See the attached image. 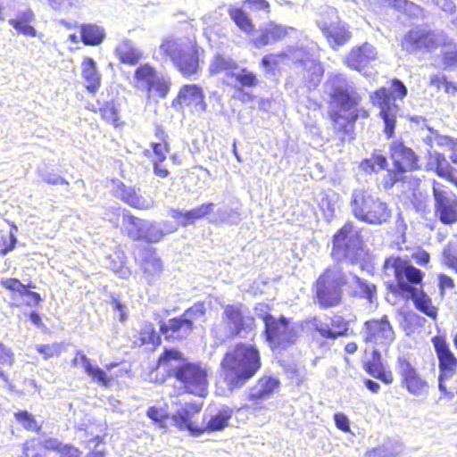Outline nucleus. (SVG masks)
Returning <instances> with one entry per match:
<instances>
[{
    "mask_svg": "<svg viewBox=\"0 0 457 457\" xmlns=\"http://www.w3.org/2000/svg\"><path fill=\"white\" fill-rule=\"evenodd\" d=\"M210 370L201 361H187L176 348L165 347L150 371L152 382L164 385L174 379L171 396L193 395L205 397L210 386Z\"/></svg>",
    "mask_w": 457,
    "mask_h": 457,
    "instance_id": "obj_1",
    "label": "nucleus"
},
{
    "mask_svg": "<svg viewBox=\"0 0 457 457\" xmlns=\"http://www.w3.org/2000/svg\"><path fill=\"white\" fill-rule=\"evenodd\" d=\"M132 344L134 347L150 346L154 350L162 344V339L154 325L151 321H145L134 336Z\"/></svg>",
    "mask_w": 457,
    "mask_h": 457,
    "instance_id": "obj_38",
    "label": "nucleus"
},
{
    "mask_svg": "<svg viewBox=\"0 0 457 457\" xmlns=\"http://www.w3.org/2000/svg\"><path fill=\"white\" fill-rule=\"evenodd\" d=\"M375 3L379 8H394L398 11L405 10L408 6L420 9L408 0H375Z\"/></svg>",
    "mask_w": 457,
    "mask_h": 457,
    "instance_id": "obj_55",
    "label": "nucleus"
},
{
    "mask_svg": "<svg viewBox=\"0 0 457 457\" xmlns=\"http://www.w3.org/2000/svg\"><path fill=\"white\" fill-rule=\"evenodd\" d=\"M350 205L353 215L358 220L370 225L386 223L392 216V211L386 202L364 189L353 191Z\"/></svg>",
    "mask_w": 457,
    "mask_h": 457,
    "instance_id": "obj_11",
    "label": "nucleus"
},
{
    "mask_svg": "<svg viewBox=\"0 0 457 457\" xmlns=\"http://www.w3.org/2000/svg\"><path fill=\"white\" fill-rule=\"evenodd\" d=\"M395 367L401 386L410 395L420 396L428 392L429 384L412 361L410 353L399 354L395 359Z\"/></svg>",
    "mask_w": 457,
    "mask_h": 457,
    "instance_id": "obj_14",
    "label": "nucleus"
},
{
    "mask_svg": "<svg viewBox=\"0 0 457 457\" xmlns=\"http://www.w3.org/2000/svg\"><path fill=\"white\" fill-rule=\"evenodd\" d=\"M0 286L12 293V299H15L17 295L29 297L30 300L26 302V306H37L42 302L40 294L29 290L30 287H34L31 283L25 285L16 278H7L1 279Z\"/></svg>",
    "mask_w": 457,
    "mask_h": 457,
    "instance_id": "obj_30",
    "label": "nucleus"
},
{
    "mask_svg": "<svg viewBox=\"0 0 457 457\" xmlns=\"http://www.w3.org/2000/svg\"><path fill=\"white\" fill-rule=\"evenodd\" d=\"M17 239L12 233L0 237V255H5L16 246Z\"/></svg>",
    "mask_w": 457,
    "mask_h": 457,
    "instance_id": "obj_58",
    "label": "nucleus"
},
{
    "mask_svg": "<svg viewBox=\"0 0 457 457\" xmlns=\"http://www.w3.org/2000/svg\"><path fill=\"white\" fill-rule=\"evenodd\" d=\"M237 68L238 64L237 62L224 54H216L209 64L208 72L212 76L226 72L228 76L235 78L240 84V87H236V93L232 98L240 102L253 101L254 96L245 92L243 87H256L259 84L257 75L247 68H242L238 74H235L233 71Z\"/></svg>",
    "mask_w": 457,
    "mask_h": 457,
    "instance_id": "obj_12",
    "label": "nucleus"
},
{
    "mask_svg": "<svg viewBox=\"0 0 457 457\" xmlns=\"http://www.w3.org/2000/svg\"><path fill=\"white\" fill-rule=\"evenodd\" d=\"M160 51L163 56L170 58L174 68L186 79L197 76L202 71L201 55L204 50L195 38L187 45L179 44L174 38H165L160 45Z\"/></svg>",
    "mask_w": 457,
    "mask_h": 457,
    "instance_id": "obj_6",
    "label": "nucleus"
},
{
    "mask_svg": "<svg viewBox=\"0 0 457 457\" xmlns=\"http://www.w3.org/2000/svg\"><path fill=\"white\" fill-rule=\"evenodd\" d=\"M206 314V305L204 301H198L195 303L192 306L188 307L182 313L184 317L187 319H191L194 321L195 319L204 317Z\"/></svg>",
    "mask_w": 457,
    "mask_h": 457,
    "instance_id": "obj_56",
    "label": "nucleus"
},
{
    "mask_svg": "<svg viewBox=\"0 0 457 457\" xmlns=\"http://www.w3.org/2000/svg\"><path fill=\"white\" fill-rule=\"evenodd\" d=\"M315 330L324 339L336 340L349 335L350 321L344 316L334 313L328 317V323L317 325Z\"/></svg>",
    "mask_w": 457,
    "mask_h": 457,
    "instance_id": "obj_28",
    "label": "nucleus"
},
{
    "mask_svg": "<svg viewBox=\"0 0 457 457\" xmlns=\"http://www.w3.org/2000/svg\"><path fill=\"white\" fill-rule=\"evenodd\" d=\"M383 269L386 276L394 277L393 281L386 283L391 294L405 301L411 300L417 311L434 321L437 320L439 309L423 288L425 274L421 270L413 266L409 259L399 255L386 258Z\"/></svg>",
    "mask_w": 457,
    "mask_h": 457,
    "instance_id": "obj_3",
    "label": "nucleus"
},
{
    "mask_svg": "<svg viewBox=\"0 0 457 457\" xmlns=\"http://www.w3.org/2000/svg\"><path fill=\"white\" fill-rule=\"evenodd\" d=\"M215 204L212 202L204 203L188 211L172 210L171 217L181 226L194 224L196 220L207 217L213 212Z\"/></svg>",
    "mask_w": 457,
    "mask_h": 457,
    "instance_id": "obj_34",
    "label": "nucleus"
},
{
    "mask_svg": "<svg viewBox=\"0 0 457 457\" xmlns=\"http://www.w3.org/2000/svg\"><path fill=\"white\" fill-rule=\"evenodd\" d=\"M242 303L227 304L223 309V320L228 329L227 337L229 339L238 337L243 332H249L253 328L254 318L245 316Z\"/></svg>",
    "mask_w": 457,
    "mask_h": 457,
    "instance_id": "obj_24",
    "label": "nucleus"
},
{
    "mask_svg": "<svg viewBox=\"0 0 457 457\" xmlns=\"http://www.w3.org/2000/svg\"><path fill=\"white\" fill-rule=\"evenodd\" d=\"M388 455L386 450L381 447L369 449L365 452V457H388Z\"/></svg>",
    "mask_w": 457,
    "mask_h": 457,
    "instance_id": "obj_64",
    "label": "nucleus"
},
{
    "mask_svg": "<svg viewBox=\"0 0 457 457\" xmlns=\"http://www.w3.org/2000/svg\"><path fill=\"white\" fill-rule=\"evenodd\" d=\"M319 28L332 48L343 46L352 38L348 24L340 18L336 10H328L322 13Z\"/></svg>",
    "mask_w": 457,
    "mask_h": 457,
    "instance_id": "obj_20",
    "label": "nucleus"
},
{
    "mask_svg": "<svg viewBox=\"0 0 457 457\" xmlns=\"http://www.w3.org/2000/svg\"><path fill=\"white\" fill-rule=\"evenodd\" d=\"M441 261L444 266L457 273V251L451 244L444 247Z\"/></svg>",
    "mask_w": 457,
    "mask_h": 457,
    "instance_id": "obj_53",
    "label": "nucleus"
},
{
    "mask_svg": "<svg viewBox=\"0 0 457 457\" xmlns=\"http://www.w3.org/2000/svg\"><path fill=\"white\" fill-rule=\"evenodd\" d=\"M14 362V353L10 347L6 346L4 343H0V365L12 366Z\"/></svg>",
    "mask_w": 457,
    "mask_h": 457,
    "instance_id": "obj_59",
    "label": "nucleus"
},
{
    "mask_svg": "<svg viewBox=\"0 0 457 457\" xmlns=\"http://www.w3.org/2000/svg\"><path fill=\"white\" fill-rule=\"evenodd\" d=\"M171 106L182 112H187L194 116H200L208 110L204 88L194 83L180 87L171 102Z\"/></svg>",
    "mask_w": 457,
    "mask_h": 457,
    "instance_id": "obj_19",
    "label": "nucleus"
},
{
    "mask_svg": "<svg viewBox=\"0 0 457 457\" xmlns=\"http://www.w3.org/2000/svg\"><path fill=\"white\" fill-rule=\"evenodd\" d=\"M35 20V14L30 8H27L24 12L19 13L15 18L8 21L18 34L23 36L35 37L37 36L36 29L31 25Z\"/></svg>",
    "mask_w": 457,
    "mask_h": 457,
    "instance_id": "obj_41",
    "label": "nucleus"
},
{
    "mask_svg": "<svg viewBox=\"0 0 457 457\" xmlns=\"http://www.w3.org/2000/svg\"><path fill=\"white\" fill-rule=\"evenodd\" d=\"M401 46L407 53H430L437 49L440 44L435 31L415 27L404 34Z\"/></svg>",
    "mask_w": 457,
    "mask_h": 457,
    "instance_id": "obj_23",
    "label": "nucleus"
},
{
    "mask_svg": "<svg viewBox=\"0 0 457 457\" xmlns=\"http://www.w3.org/2000/svg\"><path fill=\"white\" fill-rule=\"evenodd\" d=\"M228 13L237 28L244 34L250 36L255 33L256 26L250 15L238 6H230Z\"/></svg>",
    "mask_w": 457,
    "mask_h": 457,
    "instance_id": "obj_42",
    "label": "nucleus"
},
{
    "mask_svg": "<svg viewBox=\"0 0 457 457\" xmlns=\"http://www.w3.org/2000/svg\"><path fill=\"white\" fill-rule=\"evenodd\" d=\"M195 328L191 319L179 316L172 317L167 321H162L159 326L161 334L169 342H181L191 336Z\"/></svg>",
    "mask_w": 457,
    "mask_h": 457,
    "instance_id": "obj_26",
    "label": "nucleus"
},
{
    "mask_svg": "<svg viewBox=\"0 0 457 457\" xmlns=\"http://www.w3.org/2000/svg\"><path fill=\"white\" fill-rule=\"evenodd\" d=\"M134 87L144 90L148 96L155 92L161 98H165L171 87L169 79L160 76L157 69L149 62L140 63L133 72Z\"/></svg>",
    "mask_w": 457,
    "mask_h": 457,
    "instance_id": "obj_17",
    "label": "nucleus"
},
{
    "mask_svg": "<svg viewBox=\"0 0 457 457\" xmlns=\"http://www.w3.org/2000/svg\"><path fill=\"white\" fill-rule=\"evenodd\" d=\"M81 78L86 90L92 95H96L101 87L102 75L93 58L88 56L83 58L81 62Z\"/></svg>",
    "mask_w": 457,
    "mask_h": 457,
    "instance_id": "obj_35",
    "label": "nucleus"
},
{
    "mask_svg": "<svg viewBox=\"0 0 457 457\" xmlns=\"http://www.w3.org/2000/svg\"><path fill=\"white\" fill-rule=\"evenodd\" d=\"M244 4L266 12H269L270 8V3L267 0H244Z\"/></svg>",
    "mask_w": 457,
    "mask_h": 457,
    "instance_id": "obj_61",
    "label": "nucleus"
},
{
    "mask_svg": "<svg viewBox=\"0 0 457 457\" xmlns=\"http://www.w3.org/2000/svg\"><path fill=\"white\" fill-rule=\"evenodd\" d=\"M203 408V403L197 402H189L185 403L183 408L176 411L171 419L174 425L179 430H188L192 435L196 436V429H199V426L195 425L192 421V418L198 414Z\"/></svg>",
    "mask_w": 457,
    "mask_h": 457,
    "instance_id": "obj_32",
    "label": "nucleus"
},
{
    "mask_svg": "<svg viewBox=\"0 0 457 457\" xmlns=\"http://www.w3.org/2000/svg\"><path fill=\"white\" fill-rule=\"evenodd\" d=\"M334 421H335L336 427L339 430H341L345 433L350 432V430H351L350 421L345 413H343V412L335 413L334 414Z\"/></svg>",
    "mask_w": 457,
    "mask_h": 457,
    "instance_id": "obj_60",
    "label": "nucleus"
},
{
    "mask_svg": "<svg viewBox=\"0 0 457 457\" xmlns=\"http://www.w3.org/2000/svg\"><path fill=\"white\" fill-rule=\"evenodd\" d=\"M392 91L386 87H381L371 92L370 103L379 108V116L384 120L383 132L386 138H391L395 133L396 125V112L398 106L394 103L396 99L403 100L408 94L407 87L398 79L390 80Z\"/></svg>",
    "mask_w": 457,
    "mask_h": 457,
    "instance_id": "obj_10",
    "label": "nucleus"
},
{
    "mask_svg": "<svg viewBox=\"0 0 457 457\" xmlns=\"http://www.w3.org/2000/svg\"><path fill=\"white\" fill-rule=\"evenodd\" d=\"M99 112L101 118L113 127L120 128L124 125V121L120 119L118 110L112 102H105L99 108Z\"/></svg>",
    "mask_w": 457,
    "mask_h": 457,
    "instance_id": "obj_48",
    "label": "nucleus"
},
{
    "mask_svg": "<svg viewBox=\"0 0 457 457\" xmlns=\"http://www.w3.org/2000/svg\"><path fill=\"white\" fill-rule=\"evenodd\" d=\"M259 318L263 322V340L272 353H281L296 344L299 334L292 319L270 312L260 314Z\"/></svg>",
    "mask_w": 457,
    "mask_h": 457,
    "instance_id": "obj_7",
    "label": "nucleus"
},
{
    "mask_svg": "<svg viewBox=\"0 0 457 457\" xmlns=\"http://www.w3.org/2000/svg\"><path fill=\"white\" fill-rule=\"evenodd\" d=\"M79 32L80 40L85 46H99L105 37L104 29L95 23L81 24Z\"/></svg>",
    "mask_w": 457,
    "mask_h": 457,
    "instance_id": "obj_43",
    "label": "nucleus"
},
{
    "mask_svg": "<svg viewBox=\"0 0 457 457\" xmlns=\"http://www.w3.org/2000/svg\"><path fill=\"white\" fill-rule=\"evenodd\" d=\"M328 87L327 118L335 137L343 145L354 139L355 124L359 118L367 119L369 112L359 107L361 96L340 73L331 75L326 81Z\"/></svg>",
    "mask_w": 457,
    "mask_h": 457,
    "instance_id": "obj_2",
    "label": "nucleus"
},
{
    "mask_svg": "<svg viewBox=\"0 0 457 457\" xmlns=\"http://www.w3.org/2000/svg\"><path fill=\"white\" fill-rule=\"evenodd\" d=\"M36 350L43 355L45 360L58 357L62 353V345L59 343L38 345Z\"/></svg>",
    "mask_w": 457,
    "mask_h": 457,
    "instance_id": "obj_54",
    "label": "nucleus"
},
{
    "mask_svg": "<svg viewBox=\"0 0 457 457\" xmlns=\"http://www.w3.org/2000/svg\"><path fill=\"white\" fill-rule=\"evenodd\" d=\"M114 54L121 64L135 66L143 59L142 51L132 40L122 39L114 48Z\"/></svg>",
    "mask_w": 457,
    "mask_h": 457,
    "instance_id": "obj_36",
    "label": "nucleus"
},
{
    "mask_svg": "<svg viewBox=\"0 0 457 457\" xmlns=\"http://www.w3.org/2000/svg\"><path fill=\"white\" fill-rule=\"evenodd\" d=\"M151 147L154 158L152 160V166L154 174L161 179L169 177L170 171L163 165L167 159V154L170 151V142L165 143H151Z\"/></svg>",
    "mask_w": 457,
    "mask_h": 457,
    "instance_id": "obj_40",
    "label": "nucleus"
},
{
    "mask_svg": "<svg viewBox=\"0 0 457 457\" xmlns=\"http://www.w3.org/2000/svg\"><path fill=\"white\" fill-rule=\"evenodd\" d=\"M362 341L374 348L387 352L395 340V331L386 314L365 320L361 328Z\"/></svg>",
    "mask_w": 457,
    "mask_h": 457,
    "instance_id": "obj_16",
    "label": "nucleus"
},
{
    "mask_svg": "<svg viewBox=\"0 0 457 457\" xmlns=\"http://www.w3.org/2000/svg\"><path fill=\"white\" fill-rule=\"evenodd\" d=\"M388 152L393 167L387 170L382 179L385 190H389L396 183L404 181L405 173L417 171L421 168L420 156L402 138L393 140L388 145Z\"/></svg>",
    "mask_w": 457,
    "mask_h": 457,
    "instance_id": "obj_9",
    "label": "nucleus"
},
{
    "mask_svg": "<svg viewBox=\"0 0 457 457\" xmlns=\"http://www.w3.org/2000/svg\"><path fill=\"white\" fill-rule=\"evenodd\" d=\"M233 411L229 407L220 409L216 414L212 415L204 426H199L196 429V436L203 435L206 432H217L228 427L229 420L232 418Z\"/></svg>",
    "mask_w": 457,
    "mask_h": 457,
    "instance_id": "obj_39",
    "label": "nucleus"
},
{
    "mask_svg": "<svg viewBox=\"0 0 457 457\" xmlns=\"http://www.w3.org/2000/svg\"><path fill=\"white\" fill-rule=\"evenodd\" d=\"M85 372L91 378L92 381L104 386H111L112 382L119 378L118 374L108 375L103 369L92 364L85 367Z\"/></svg>",
    "mask_w": 457,
    "mask_h": 457,
    "instance_id": "obj_46",
    "label": "nucleus"
},
{
    "mask_svg": "<svg viewBox=\"0 0 457 457\" xmlns=\"http://www.w3.org/2000/svg\"><path fill=\"white\" fill-rule=\"evenodd\" d=\"M347 284L346 276L331 267L326 268L312 286L313 303L321 310L339 306L344 299V287Z\"/></svg>",
    "mask_w": 457,
    "mask_h": 457,
    "instance_id": "obj_8",
    "label": "nucleus"
},
{
    "mask_svg": "<svg viewBox=\"0 0 457 457\" xmlns=\"http://www.w3.org/2000/svg\"><path fill=\"white\" fill-rule=\"evenodd\" d=\"M280 381L271 376L260 377L255 385L250 387L246 395L247 403L243 404L239 410L245 411L247 413L257 416L263 410H266L265 401L270 399L280 387Z\"/></svg>",
    "mask_w": 457,
    "mask_h": 457,
    "instance_id": "obj_18",
    "label": "nucleus"
},
{
    "mask_svg": "<svg viewBox=\"0 0 457 457\" xmlns=\"http://www.w3.org/2000/svg\"><path fill=\"white\" fill-rule=\"evenodd\" d=\"M288 52H278L265 54L260 61V66L268 72H274L279 68L280 63L289 58ZM296 54V52H293Z\"/></svg>",
    "mask_w": 457,
    "mask_h": 457,
    "instance_id": "obj_45",
    "label": "nucleus"
},
{
    "mask_svg": "<svg viewBox=\"0 0 457 457\" xmlns=\"http://www.w3.org/2000/svg\"><path fill=\"white\" fill-rule=\"evenodd\" d=\"M361 230L353 221H346L332 237L331 256L333 259L355 262L363 248Z\"/></svg>",
    "mask_w": 457,
    "mask_h": 457,
    "instance_id": "obj_13",
    "label": "nucleus"
},
{
    "mask_svg": "<svg viewBox=\"0 0 457 457\" xmlns=\"http://www.w3.org/2000/svg\"><path fill=\"white\" fill-rule=\"evenodd\" d=\"M428 164L429 169L433 170L435 174L452 183L457 188V178L455 176L457 170L451 165L443 153L435 152L430 154Z\"/></svg>",
    "mask_w": 457,
    "mask_h": 457,
    "instance_id": "obj_33",
    "label": "nucleus"
},
{
    "mask_svg": "<svg viewBox=\"0 0 457 457\" xmlns=\"http://www.w3.org/2000/svg\"><path fill=\"white\" fill-rule=\"evenodd\" d=\"M115 195L124 204L137 210H147L151 206L135 187L122 182L117 185Z\"/></svg>",
    "mask_w": 457,
    "mask_h": 457,
    "instance_id": "obj_37",
    "label": "nucleus"
},
{
    "mask_svg": "<svg viewBox=\"0 0 457 457\" xmlns=\"http://www.w3.org/2000/svg\"><path fill=\"white\" fill-rule=\"evenodd\" d=\"M436 144L438 147L446 148L451 152L457 151V138L447 135H436Z\"/></svg>",
    "mask_w": 457,
    "mask_h": 457,
    "instance_id": "obj_57",
    "label": "nucleus"
},
{
    "mask_svg": "<svg viewBox=\"0 0 457 457\" xmlns=\"http://www.w3.org/2000/svg\"><path fill=\"white\" fill-rule=\"evenodd\" d=\"M378 60V51L377 47L373 44L365 41L352 46L345 55L343 63L352 71L362 72Z\"/></svg>",
    "mask_w": 457,
    "mask_h": 457,
    "instance_id": "obj_25",
    "label": "nucleus"
},
{
    "mask_svg": "<svg viewBox=\"0 0 457 457\" xmlns=\"http://www.w3.org/2000/svg\"><path fill=\"white\" fill-rule=\"evenodd\" d=\"M146 416L160 427H164L165 422L169 420L168 405L163 407L151 406L146 410Z\"/></svg>",
    "mask_w": 457,
    "mask_h": 457,
    "instance_id": "obj_52",
    "label": "nucleus"
},
{
    "mask_svg": "<svg viewBox=\"0 0 457 457\" xmlns=\"http://www.w3.org/2000/svg\"><path fill=\"white\" fill-rule=\"evenodd\" d=\"M105 214L112 226L120 228V232L132 241L156 243L164 236L163 231L154 224L145 228V221L125 208L110 207Z\"/></svg>",
    "mask_w": 457,
    "mask_h": 457,
    "instance_id": "obj_5",
    "label": "nucleus"
},
{
    "mask_svg": "<svg viewBox=\"0 0 457 457\" xmlns=\"http://www.w3.org/2000/svg\"><path fill=\"white\" fill-rule=\"evenodd\" d=\"M353 280L359 289L358 292L354 294V295H358L359 297L365 298L369 303H373V301L377 298V287L372 283H369L363 278H361L358 276L353 277Z\"/></svg>",
    "mask_w": 457,
    "mask_h": 457,
    "instance_id": "obj_49",
    "label": "nucleus"
},
{
    "mask_svg": "<svg viewBox=\"0 0 457 457\" xmlns=\"http://www.w3.org/2000/svg\"><path fill=\"white\" fill-rule=\"evenodd\" d=\"M292 29V28L287 27L283 24H279L275 21H269L260 29L259 36L252 40V44L256 48H262L270 44L285 39Z\"/></svg>",
    "mask_w": 457,
    "mask_h": 457,
    "instance_id": "obj_29",
    "label": "nucleus"
},
{
    "mask_svg": "<svg viewBox=\"0 0 457 457\" xmlns=\"http://www.w3.org/2000/svg\"><path fill=\"white\" fill-rule=\"evenodd\" d=\"M439 280V289L443 292L445 288H453L454 282L453 279L445 274H440L438 276Z\"/></svg>",
    "mask_w": 457,
    "mask_h": 457,
    "instance_id": "obj_63",
    "label": "nucleus"
},
{
    "mask_svg": "<svg viewBox=\"0 0 457 457\" xmlns=\"http://www.w3.org/2000/svg\"><path fill=\"white\" fill-rule=\"evenodd\" d=\"M71 363H72L73 366H77L79 363H82L84 370H85V367L87 365H91L90 360L87 358V356L81 350L77 351L75 353V356L71 360Z\"/></svg>",
    "mask_w": 457,
    "mask_h": 457,
    "instance_id": "obj_62",
    "label": "nucleus"
},
{
    "mask_svg": "<svg viewBox=\"0 0 457 457\" xmlns=\"http://www.w3.org/2000/svg\"><path fill=\"white\" fill-rule=\"evenodd\" d=\"M41 446L48 452L55 453L58 457H82V451L72 444H64L56 437L46 438ZM87 457H104V453L100 451L90 452Z\"/></svg>",
    "mask_w": 457,
    "mask_h": 457,
    "instance_id": "obj_31",
    "label": "nucleus"
},
{
    "mask_svg": "<svg viewBox=\"0 0 457 457\" xmlns=\"http://www.w3.org/2000/svg\"><path fill=\"white\" fill-rule=\"evenodd\" d=\"M430 340L437 359L438 388L446 394V381L457 373V356L451 349L446 335L436 334Z\"/></svg>",
    "mask_w": 457,
    "mask_h": 457,
    "instance_id": "obj_15",
    "label": "nucleus"
},
{
    "mask_svg": "<svg viewBox=\"0 0 457 457\" xmlns=\"http://www.w3.org/2000/svg\"><path fill=\"white\" fill-rule=\"evenodd\" d=\"M289 52H296L298 58L295 61V65L299 69L297 74L304 87L308 90H314L320 84L325 69L322 62L317 58H313L308 52L302 48H290Z\"/></svg>",
    "mask_w": 457,
    "mask_h": 457,
    "instance_id": "obj_21",
    "label": "nucleus"
},
{
    "mask_svg": "<svg viewBox=\"0 0 457 457\" xmlns=\"http://www.w3.org/2000/svg\"><path fill=\"white\" fill-rule=\"evenodd\" d=\"M15 420L21 424V426L29 431L37 432L40 429V425H38L35 417L27 411H18L13 414Z\"/></svg>",
    "mask_w": 457,
    "mask_h": 457,
    "instance_id": "obj_51",
    "label": "nucleus"
},
{
    "mask_svg": "<svg viewBox=\"0 0 457 457\" xmlns=\"http://www.w3.org/2000/svg\"><path fill=\"white\" fill-rule=\"evenodd\" d=\"M260 349L253 343L238 342L228 350L221 361L223 380L229 390L241 388L262 369Z\"/></svg>",
    "mask_w": 457,
    "mask_h": 457,
    "instance_id": "obj_4",
    "label": "nucleus"
},
{
    "mask_svg": "<svg viewBox=\"0 0 457 457\" xmlns=\"http://www.w3.org/2000/svg\"><path fill=\"white\" fill-rule=\"evenodd\" d=\"M430 86L443 89L447 95H455L457 93V82L448 80L447 76L445 74H433L429 79Z\"/></svg>",
    "mask_w": 457,
    "mask_h": 457,
    "instance_id": "obj_50",
    "label": "nucleus"
},
{
    "mask_svg": "<svg viewBox=\"0 0 457 457\" xmlns=\"http://www.w3.org/2000/svg\"><path fill=\"white\" fill-rule=\"evenodd\" d=\"M364 371L386 385H392L395 378L391 369L384 362L381 352L373 348L370 358L362 361Z\"/></svg>",
    "mask_w": 457,
    "mask_h": 457,
    "instance_id": "obj_27",
    "label": "nucleus"
},
{
    "mask_svg": "<svg viewBox=\"0 0 457 457\" xmlns=\"http://www.w3.org/2000/svg\"><path fill=\"white\" fill-rule=\"evenodd\" d=\"M432 193L435 216L444 225L455 224L457 222V195L436 180L432 182Z\"/></svg>",
    "mask_w": 457,
    "mask_h": 457,
    "instance_id": "obj_22",
    "label": "nucleus"
},
{
    "mask_svg": "<svg viewBox=\"0 0 457 457\" xmlns=\"http://www.w3.org/2000/svg\"><path fill=\"white\" fill-rule=\"evenodd\" d=\"M440 60L445 69L457 67V44L453 39L443 42Z\"/></svg>",
    "mask_w": 457,
    "mask_h": 457,
    "instance_id": "obj_44",
    "label": "nucleus"
},
{
    "mask_svg": "<svg viewBox=\"0 0 457 457\" xmlns=\"http://www.w3.org/2000/svg\"><path fill=\"white\" fill-rule=\"evenodd\" d=\"M145 256L141 261V266L145 273L153 275L162 270V265L160 257L153 248H145Z\"/></svg>",
    "mask_w": 457,
    "mask_h": 457,
    "instance_id": "obj_47",
    "label": "nucleus"
}]
</instances>
